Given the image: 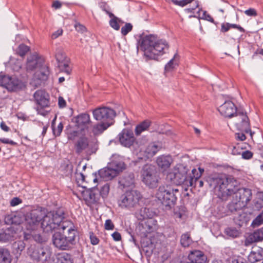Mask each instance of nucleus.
<instances>
[{
  "label": "nucleus",
  "instance_id": "nucleus-38",
  "mask_svg": "<svg viewBox=\"0 0 263 263\" xmlns=\"http://www.w3.org/2000/svg\"><path fill=\"white\" fill-rule=\"evenodd\" d=\"M109 17L111 18L109 22L110 26L115 30H119L120 28V23H123V22L113 13L109 14Z\"/></svg>",
  "mask_w": 263,
  "mask_h": 263
},
{
  "label": "nucleus",
  "instance_id": "nucleus-57",
  "mask_svg": "<svg viewBox=\"0 0 263 263\" xmlns=\"http://www.w3.org/2000/svg\"><path fill=\"white\" fill-rule=\"evenodd\" d=\"M105 229L106 230H112L115 228V225L111 219L106 220L104 224Z\"/></svg>",
  "mask_w": 263,
  "mask_h": 263
},
{
  "label": "nucleus",
  "instance_id": "nucleus-55",
  "mask_svg": "<svg viewBox=\"0 0 263 263\" xmlns=\"http://www.w3.org/2000/svg\"><path fill=\"white\" fill-rule=\"evenodd\" d=\"M199 19H202L204 20H206L211 23H212L214 24H216L217 23H216L213 19V18L209 14L207 13L206 11H204L203 12V15L201 17H198Z\"/></svg>",
  "mask_w": 263,
  "mask_h": 263
},
{
  "label": "nucleus",
  "instance_id": "nucleus-35",
  "mask_svg": "<svg viewBox=\"0 0 263 263\" xmlns=\"http://www.w3.org/2000/svg\"><path fill=\"white\" fill-rule=\"evenodd\" d=\"M179 55L176 53L173 58L165 65L164 70L165 72L172 71L176 66L179 64Z\"/></svg>",
  "mask_w": 263,
  "mask_h": 263
},
{
  "label": "nucleus",
  "instance_id": "nucleus-59",
  "mask_svg": "<svg viewBox=\"0 0 263 263\" xmlns=\"http://www.w3.org/2000/svg\"><path fill=\"white\" fill-rule=\"evenodd\" d=\"M89 235L91 243L92 245H98L100 241L99 239L94 234L93 232H90Z\"/></svg>",
  "mask_w": 263,
  "mask_h": 263
},
{
  "label": "nucleus",
  "instance_id": "nucleus-37",
  "mask_svg": "<svg viewBox=\"0 0 263 263\" xmlns=\"http://www.w3.org/2000/svg\"><path fill=\"white\" fill-rule=\"evenodd\" d=\"M110 126V124H105L99 122L94 125L92 128V133L94 135H98L102 133L105 130Z\"/></svg>",
  "mask_w": 263,
  "mask_h": 263
},
{
  "label": "nucleus",
  "instance_id": "nucleus-27",
  "mask_svg": "<svg viewBox=\"0 0 263 263\" xmlns=\"http://www.w3.org/2000/svg\"><path fill=\"white\" fill-rule=\"evenodd\" d=\"M24 219V217L20 213L12 214L6 217V222L8 224L19 225Z\"/></svg>",
  "mask_w": 263,
  "mask_h": 263
},
{
  "label": "nucleus",
  "instance_id": "nucleus-64",
  "mask_svg": "<svg viewBox=\"0 0 263 263\" xmlns=\"http://www.w3.org/2000/svg\"><path fill=\"white\" fill-rule=\"evenodd\" d=\"M22 202V199L18 197H14L10 201V205L12 206H15L18 205Z\"/></svg>",
  "mask_w": 263,
  "mask_h": 263
},
{
  "label": "nucleus",
  "instance_id": "nucleus-63",
  "mask_svg": "<svg viewBox=\"0 0 263 263\" xmlns=\"http://www.w3.org/2000/svg\"><path fill=\"white\" fill-rule=\"evenodd\" d=\"M0 142L5 144H9L11 145L17 146V143L12 140L7 138H0Z\"/></svg>",
  "mask_w": 263,
  "mask_h": 263
},
{
  "label": "nucleus",
  "instance_id": "nucleus-6",
  "mask_svg": "<svg viewBox=\"0 0 263 263\" xmlns=\"http://www.w3.org/2000/svg\"><path fill=\"white\" fill-rule=\"evenodd\" d=\"M51 252L47 247L41 245H31L27 249V254L34 262H42L48 260Z\"/></svg>",
  "mask_w": 263,
  "mask_h": 263
},
{
  "label": "nucleus",
  "instance_id": "nucleus-48",
  "mask_svg": "<svg viewBox=\"0 0 263 263\" xmlns=\"http://www.w3.org/2000/svg\"><path fill=\"white\" fill-rule=\"evenodd\" d=\"M226 234L233 238H236L239 236L240 233L235 228H228L225 230Z\"/></svg>",
  "mask_w": 263,
  "mask_h": 263
},
{
  "label": "nucleus",
  "instance_id": "nucleus-56",
  "mask_svg": "<svg viewBox=\"0 0 263 263\" xmlns=\"http://www.w3.org/2000/svg\"><path fill=\"white\" fill-rule=\"evenodd\" d=\"M236 219L239 221L238 224L241 226H242L244 223H246L247 221L246 213L242 212V213L239 214Z\"/></svg>",
  "mask_w": 263,
  "mask_h": 263
},
{
  "label": "nucleus",
  "instance_id": "nucleus-19",
  "mask_svg": "<svg viewBox=\"0 0 263 263\" xmlns=\"http://www.w3.org/2000/svg\"><path fill=\"white\" fill-rule=\"evenodd\" d=\"M250 263H256L263 260V248L256 246L252 248L248 257Z\"/></svg>",
  "mask_w": 263,
  "mask_h": 263
},
{
  "label": "nucleus",
  "instance_id": "nucleus-61",
  "mask_svg": "<svg viewBox=\"0 0 263 263\" xmlns=\"http://www.w3.org/2000/svg\"><path fill=\"white\" fill-rule=\"evenodd\" d=\"M241 155L243 159L248 160L252 158L253 153L251 151L248 150L242 152Z\"/></svg>",
  "mask_w": 263,
  "mask_h": 263
},
{
  "label": "nucleus",
  "instance_id": "nucleus-43",
  "mask_svg": "<svg viewBox=\"0 0 263 263\" xmlns=\"http://www.w3.org/2000/svg\"><path fill=\"white\" fill-rule=\"evenodd\" d=\"M216 212L217 213V216L219 218L224 217L227 215H229L227 206H225L224 203H219L216 208Z\"/></svg>",
  "mask_w": 263,
  "mask_h": 263
},
{
  "label": "nucleus",
  "instance_id": "nucleus-29",
  "mask_svg": "<svg viewBox=\"0 0 263 263\" xmlns=\"http://www.w3.org/2000/svg\"><path fill=\"white\" fill-rule=\"evenodd\" d=\"M54 263H73V260L70 254L62 252L56 255Z\"/></svg>",
  "mask_w": 263,
  "mask_h": 263
},
{
  "label": "nucleus",
  "instance_id": "nucleus-28",
  "mask_svg": "<svg viewBox=\"0 0 263 263\" xmlns=\"http://www.w3.org/2000/svg\"><path fill=\"white\" fill-rule=\"evenodd\" d=\"M250 243L262 241L263 240V227L258 229L251 233L248 238Z\"/></svg>",
  "mask_w": 263,
  "mask_h": 263
},
{
  "label": "nucleus",
  "instance_id": "nucleus-3",
  "mask_svg": "<svg viewBox=\"0 0 263 263\" xmlns=\"http://www.w3.org/2000/svg\"><path fill=\"white\" fill-rule=\"evenodd\" d=\"M220 114L226 118L235 117V126L238 130L245 133H250L252 137L253 133L250 128V120L246 111L237 109L231 101H226L218 108Z\"/></svg>",
  "mask_w": 263,
  "mask_h": 263
},
{
  "label": "nucleus",
  "instance_id": "nucleus-58",
  "mask_svg": "<svg viewBox=\"0 0 263 263\" xmlns=\"http://www.w3.org/2000/svg\"><path fill=\"white\" fill-rule=\"evenodd\" d=\"M245 14L248 16L251 17H255L257 15V12L256 9L254 8H249L248 10H246L244 12Z\"/></svg>",
  "mask_w": 263,
  "mask_h": 263
},
{
  "label": "nucleus",
  "instance_id": "nucleus-8",
  "mask_svg": "<svg viewBox=\"0 0 263 263\" xmlns=\"http://www.w3.org/2000/svg\"><path fill=\"white\" fill-rule=\"evenodd\" d=\"M94 119L99 122L113 124L114 118L116 115V111L108 107H101L95 109L92 111Z\"/></svg>",
  "mask_w": 263,
  "mask_h": 263
},
{
  "label": "nucleus",
  "instance_id": "nucleus-34",
  "mask_svg": "<svg viewBox=\"0 0 263 263\" xmlns=\"http://www.w3.org/2000/svg\"><path fill=\"white\" fill-rule=\"evenodd\" d=\"M227 206V209L229 213V215L237 211L238 210H241L244 208L240 203L237 200V199L234 198L233 200L229 202Z\"/></svg>",
  "mask_w": 263,
  "mask_h": 263
},
{
  "label": "nucleus",
  "instance_id": "nucleus-18",
  "mask_svg": "<svg viewBox=\"0 0 263 263\" xmlns=\"http://www.w3.org/2000/svg\"><path fill=\"white\" fill-rule=\"evenodd\" d=\"M63 232L62 234L65 237L68 242L73 247L76 243V237L78 235V231L74 226L70 227H62Z\"/></svg>",
  "mask_w": 263,
  "mask_h": 263
},
{
  "label": "nucleus",
  "instance_id": "nucleus-12",
  "mask_svg": "<svg viewBox=\"0 0 263 263\" xmlns=\"http://www.w3.org/2000/svg\"><path fill=\"white\" fill-rule=\"evenodd\" d=\"M33 97L38 105L36 108V110L41 115H44V114L41 112V111L50 106L49 95L45 90H37L34 92Z\"/></svg>",
  "mask_w": 263,
  "mask_h": 263
},
{
  "label": "nucleus",
  "instance_id": "nucleus-16",
  "mask_svg": "<svg viewBox=\"0 0 263 263\" xmlns=\"http://www.w3.org/2000/svg\"><path fill=\"white\" fill-rule=\"evenodd\" d=\"M82 187L85 190L81 192V194L87 204L99 202L101 196L97 189L91 187L86 189L85 186H82Z\"/></svg>",
  "mask_w": 263,
  "mask_h": 263
},
{
  "label": "nucleus",
  "instance_id": "nucleus-13",
  "mask_svg": "<svg viewBox=\"0 0 263 263\" xmlns=\"http://www.w3.org/2000/svg\"><path fill=\"white\" fill-rule=\"evenodd\" d=\"M138 229L141 237H146L148 234L158 229L157 221L154 218L144 220L139 224Z\"/></svg>",
  "mask_w": 263,
  "mask_h": 263
},
{
  "label": "nucleus",
  "instance_id": "nucleus-7",
  "mask_svg": "<svg viewBox=\"0 0 263 263\" xmlns=\"http://www.w3.org/2000/svg\"><path fill=\"white\" fill-rule=\"evenodd\" d=\"M142 182L150 188L157 186L159 181V175L156 167L152 164L144 165L141 171Z\"/></svg>",
  "mask_w": 263,
  "mask_h": 263
},
{
  "label": "nucleus",
  "instance_id": "nucleus-33",
  "mask_svg": "<svg viewBox=\"0 0 263 263\" xmlns=\"http://www.w3.org/2000/svg\"><path fill=\"white\" fill-rule=\"evenodd\" d=\"M201 176V173L198 172L196 168L192 170V173L188 175L189 184L190 186L195 187L197 185L198 179Z\"/></svg>",
  "mask_w": 263,
  "mask_h": 263
},
{
  "label": "nucleus",
  "instance_id": "nucleus-51",
  "mask_svg": "<svg viewBox=\"0 0 263 263\" xmlns=\"http://www.w3.org/2000/svg\"><path fill=\"white\" fill-rule=\"evenodd\" d=\"M263 223V211L252 221L251 226L253 227H258Z\"/></svg>",
  "mask_w": 263,
  "mask_h": 263
},
{
  "label": "nucleus",
  "instance_id": "nucleus-1",
  "mask_svg": "<svg viewBox=\"0 0 263 263\" xmlns=\"http://www.w3.org/2000/svg\"><path fill=\"white\" fill-rule=\"evenodd\" d=\"M205 180L210 187L218 191V196L222 200L235 194V198L245 208L252 199L251 190L239 188L237 180L231 175L214 172L209 175Z\"/></svg>",
  "mask_w": 263,
  "mask_h": 263
},
{
  "label": "nucleus",
  "instance_id": "nucleus-62",
  "mask_svg": "<svg viewBox=\"0 0 263 263\" xmlns=\"http://www.w3.org/2000/svg\"><path fill=\"white\" fill-rule=\"evenodd\" d=\"M100 8L102 11H104L109 16V14L112 13L109 11V7L106 4V3H102L100 4Z\"/></svg>",
  "mask_w": 263,
  "mask_h": 263
},
{
  "label": "nucleus",
  "instance_id": "nucleus-53",
  "mask_svg": "<svg viewBox=\"0 0 263 263\" xmlns=\"http://www.w3.org/2000/svg\"><path fill=\"white\" fill-rule=\"evenodd\" d=\"M133 26L131 23H126L125 25L121 28V33L123 35H126L133 29Z\"/></svg>",
  "mask_w": 263,
  "mask_h": 263
},
{
  "label": "nucleus",
  "instance_id": "nucleus-40",
  "mask_svg": "<svg viewBox=\"0 0 263 263\" xmlns=\"http://www.w3.org/2000/svg\"><path fill=\"white\" fill-rule=\"evenodd\" d=\"M37 75L38 79L42 81L46 80L50 74L49 67L46 65L42 66L40 71L36 73Z\"/></svg>",
  "mask_w": 263,
  "mask_h": 263
},
{
  "label": "nucleus",
  "instance_id": "nucleus-52",
  "mask_svg": "<svg viewBox=\"0 0 263 263\" xmlns=\"http://www.w3.org/2000/svg\"><path fill=\"white\" fill-rule=\"evenodd\" d=\"M54 120H53L52 122V128L53 130V135L55 136H59L63 128V124L62 122H61L58 125L57 129H55L54 128Z\"/></svg>",
  "mask_w": 263,
  "mask_h": 263
},
{
  "label": "nucleus",
  "instance_id": "nucleus-2",
  "mask_svg": "<svg viewBox=\"0 0 263 263\" xmlns=\"http://www.w3.org/2000/svg\"><path fill=\"white\" fill-rule=\"evenodd\" d=\"M137 36V48L144 52L143 55L146 60H157L158 57L165 53L170 48L166 41L159 39L157 34H145L143 32Z\"/></svg>",
  "mask_w": 263,
  "mask_h": 263
},
{
  "label": "nucleus",
  "instance_id": "nucleus-30",
  "mask_svg": "<svg viewBox=\"0 0 263 263\" xmlns=\"http://www.w3.org/2000/svg\"><path fill=\"white\" fill-rule=\"evenodd\" d=\"M64 58V57L62 54L58 53L55 54V58L57 61L58 62V66L60 69L66 73L67 74H69L71 72V69L68 63L63 61Z\"/></svg>",
  "mask_w": 263,
  "mask_h": 263
},
{
  "label": "nucleus",
  "instance_id": "nucleus-42",
  "mask_svg": "<svg viewBox=\"0 0 263 263\" xmlns=\"http://www.w3.org/2000/svg\"><path fill=\"white\" fill-rule=\"evenodd\" d=\"M156 214L152 209L148 208H142L140 211V215L143 220L148 218H153V216Z\"/></svg>",
  "mask_w": 263,
  "mask_h": 263
},
{
  "label": "nucleus",
  "instance_id": "nucleus-36",
  "mask_svg": "<svg viewBox=\"0 0 263 263\" xmlns=\"http://www.w3.org/2000/svg\"><path fill=\"white\" fill-rule=\"evenodd\" d=\"M151 125V122L145 120L138 124L135 128V134L137 136L140 135L142 132L147 130Z\"/></svg>",
  "mask_w": 263,
  "mask_h": 263
},
{
  "label": "nucleus",
  "instance_id": "nucleus-22",
  "mask_svg": "<svg viewBox=\"0 0 263 263\" xmlns=\"http://www.w3.org/2000/svg\"><path fill=\"white\" fill-rule=\"evenodd\" d=\"M98 175L101 179L105 181L110 180L117 176L116 171L111 169L108 164L107 166L99 170Z\"/></svg>",
  "mask_w": 263,
  "mask_h": 263
},
{
  "label": "nucleus",
  "instance_id": "nucleus-17",
  "mask_svg": "<svg viewBox=\"0 0 263 263\" xmlns=\"http://www.w3.org/2000/svg\"><path fill=\"white\" fill-rule=\"evenodd\" d=\"M72 120L76 123V126L82 132L87 130L91 123L90 116L87 113L81 114L74 117Z\"/></svg>",
  "mask_w": 263,
  "mask_h": 263
},
{
  "label": "nucleus",
  "instance_id": "nucleus-47",
  "mask_svg": "<svg viewBox=\"0 0 263 263\" xmlns=\"http://www.w3.org/2000/svg\"><path fill=\"white\" fill-rule=\"evenodd\" d=\"M30 47L24 44H21L19 45L17 49V53L20 56L24 57L29 51Z\"/></svg>",
  "mask_w": 263,
  "mask_h": 263
},
{
  "label": "nucleus",
  "instance_id": "nucleus-21",
  "mask_svg": "<svg viewBox=\"0 0 263 263\" xmlns=\"http://www.w3.org/2000/svg\"><path fill=\"white\" fill-rule=\"evenodd\" d=\"M188 258L192 263H206L207 260L206 255L200 250L191 251L189 254Z\"/></svg>",
  "mask_w": 263,
  "mask_h": 263
},
{
  "label": "nucleus",
  "instance_id": "nucleus-44",
  "mask_svg": "<svg viewBox=\"0 0 263 263\" xmlns=\"http://www.w3.org/2000/svg\"><path fill=\"white\" fill-rule=\"evenodd\" d=\"M192 239L190 234L187 232L183 234L180 238V243L183 247H189L192 243Z\"/></svg>",
  "mask_w": 263,
  "mask_h": 263
},
{
  "label": "nucleus",
  "instance_id": "nucleus-31",
  "mask_svg": "<svg viewBox=\"0 0 263 263\" xmlns=\"http://www.w3.org/2000/svg\"><path fill=\"white\" fill-rule=\"evenodd\" d=\"M22 82L16 78L10 77V81L8 83L6 88L11 91H14L22 88Z\"/></svg>",
  "mask_w": 263,
  "mask_h": 263
},
{
  "label": "nucleus",
  "instance_id": "nucleus-15",
  "mask_svg": "<svg viewBox=\"0 0 263 263\" xmlns=\"http://www.w3.org/2000/svg\"><path fill=\"white\" fill-rule=\"evenodd\" d=\"M52 241L54 246L60 250H70L73 247L63 236L61 232H55L52 235Z\"/></svg>",
  "mask_w": 263,
  "mask_h": 263
},
{
  "label": "nucleus",
  "instance_id": "nucleus-10",
  "mask_svg": "<svg viewBox=\"0 0 263 263\" xmlns=\"http://www.w3.org/2000/svg\"><path fill=\"white\" fill-rule=\"evenodd\" d=\"M43 214L41 210L34 209L27 213L25 216V225L28 231H33L42 220Z\"/></svg>",
  "mask_w": 263,
  "mask_h": 263
},
{
  "label": "nucleus",
  "instance_id": "nucleus-20",
  "mask_svg": "<svg viewBox=\"0 0 263 263\" xmlns=\"http://www.w3.org/2000/svg\"><path fill=\"white\" fill-rule=\"evenodd\" d=\"M89 140L85 136H82L75 142L74 148L77 154H81L84 151H85L89 147Z\"/></svg>",
  "mask_w": 263,
  "mask_h": 263
},
{
  "label": "nucleus",
  "instance_id": "nucleus-23",
  "mask_svg": "<svg viewBox=\"0 0 263 263\" xmlns=\"http://www.w3.org/2000/svg\"><path fill=\"white\" fill-rule=\"evenodd\" d=\"M135 181V175L133 173L125 174L120 177L119 183L124 187H129L134 184Z\"/></svg>",
  "mask_w": 263,
  "mask_h": 263
},
{
  "label": "nucleus",
  "instance_id": "nucleus-11",
  "mask_svg": "<svg viewBox=\"0 0 263 263\" xmlns=\"http://www.w3.org/2000/svg\"><path fill=\"white\" fill-rule=\"evenodd\" d=\"M167 178L171 182L177 185L185 184L189 185L187 170L185 167L182 169L178 168L173 172H170L167 175Z\"/></svg>",
  "mask_w": 263,
  "mask_h": 263
},
{
  "label": "nucleus",
  "instance_id": "nucleus-25",
  "mask_svg": "<svg viewBox=\"0 0 263 263\" xmlns=\"http://www.w3.org/2000/svg\"><path fill=\"white\" fill-rule=\"evenodd\" d=\"M108 164L111 169L116 171L117 175L125 168L124 162L119 158H115Z\"/></svg>",
  "mask_w": 263,
  "mask_h": 263
},
{
  "label": "nucleus",
  "instance_id": "nucleus-54",
  "mask_svg": "<svg viewBox=\"0 0 263 263\" xmlns=\"http://www.w3.org/2000/svg\"><path fill=\"white\" fill-rule=\"evenodd\" d=\"M10 81V77L6 75H0V86L6 88L8 83Z\"/></svg>",
  "mask_w": 263,
  "mask_h": 263
},
{
  "label": "nucleus",
  "instance_id": "nucleus-46",
  "mask_svg": "<svg viewBox=\"0 0 263 263\" xmlns=\"http://www.w3.org/2000/svg\"><path fill=\"white\" fill-rule=\"evenodd\" d=\"M5 242L11 240L14 237L16 231L13 228L10 227L5 230Z\"/></svg>",
  "mask_w": 263,
  "mask_h": 263
},
{
  "label": "nucleus",
  "instance_id": "nucleus-32",
  "mask_svg": "<svg viewBox=\"0 0 263 263\" xmlns=\"http://www.w3.org/2000/svg\"><path fill=\"white\" fill-rule=\"evenodd\" d=\"M39 56L37 54H32L27 59L26 69L27 71H32L39 66Z\"/></svg>",
  "mask_w": 263,
  "mask_h": 263
},
{
  "label": "nucleus",
  "instance_id": "nucleus-5",
  "mask_svg": "<svg viewBox=\"0 0 263 263\" xmlns=\"http://www.w3.org/2000/svg\"><path fill=\"white\" fill-rule=\"evenodd\" d=\"M65 213L64 212H56L55 213H48L43 216L41 220V227L45 233L52 232L57 229L64 218Z\"/></svg>",
  "mask_w": 263,
  "mask_h": 263
},
{
  "label": "nucleus",
  "instance_id": "nucleus-26",
  "mask_svg": "<svg viewBox=\"0 0 263 263\" xmlns=\"http://www.w3.org/2000/svg\"><path fill=\"white\" fill-rule=\"evenodd\" d=\"M26 244L23 240H17L12 245V253L18 258L22 251L25 249Z\"/></svg>",
  "mask_w": 263,
  "mask_h": 263
},
{
  "label": "nucleus",
  "instance_id": "nucleus-4",
  "mask_svg": "<svg viewBox=\"0 0 263 263\" xmlns=\"http://www.w3.org/2000/svg\"><path fill=\"white\" fill-rule=\"evenodd\" d=\"M179 195L180 193L178 189L171 185H163L159 187L156 196L166 209L170 210L176 203Z\"/></svg>",
  "mask_w": 263,
  "mask_h": 263
},
{
  "label": "nucleus",
  "instance_id": "nucleus-49",
  "mask_svg": "<svg viewBox=\"0 0 263 263\" xmlns=\"http://www.w3.org/2000/svg\"><path fill=\"white\" fill-rule=\"evenodd\" d=\"M109 190L110 187L109 184L107 183H105L100 190L99 194L100 196L103 198H106L108 195Z\"/></svg>",
  "mask_w": 263,
  "mask_h": 263
},
{
  "label": "nucleus",
  "instance_id": "nucleus-14",
  "mask_svg": "<svg viewBox=\"0 0 263 263\" xmlns=\"http://www.w3.org/2000/svg\"><path fill=\"white\" fill-rule=\"evenodd\" d=\"M117 138L120 143L127 147L133 145L136 141L133 131L128 128H125L118 134Z\"/></svg>",
  "mask_w": 263,
  "mask_h": 263
},
{
  "label": "nucleus",
  "instance_id": "nucleus-41",
  "mask_svg": "<svg viewBox=\"0 0 263 263\" xmlns=\"http://www.w3.org/2000/svg\"><path fill=\"white\" fill-rule=\"evenodd\" d=\"M0 263H11L10 254L8 249L0 248Z\"/></svg>",
  "mask_w": 263,
  "mask_h": 263
},
{
  "label": "nucleus",
  "instance_id": "nucleus-45",
  "mask_svg": "<svg viewBox=\"0 0 263 263\" xmlns=\"http://www.w3.org/2000/svg\"><path fill=\"white\" fill-rule=\"evenodd\" d=\"M158 151V148L157 145L154 144H151L146 148L145 153L147 154L146 156L147 157H149L154 156Z\"/></svg>",
  "mask_w": 263,
  "mask_h": 263
},
{
  "label": "nucleus",
  "instance_id": "nucleus-24",
  "mask_svg": "<svg viewBox=\"0 0 263 263\" xmlns=\"http://www.w3.org/2000/svg\"><path fill=\"white\" fill-rule=\"evenodd\" d=\"M172 161V158L170 156L161 155L156 160L158 166L163 171H165L170 166Z\"/></svg>",
  "mask_w": 263,
  "mask_h": 263
},
{
  "label": "nucleus",
  "instance_id": "nucleus-50",
  "mask_svg": "<svg viewBox=\"0 0 263 263\" xmlns=\"http://www.w3.org/2000/svg\"><path fill=\"white\" fill-rule=\"evenodd\" d=\"M142 250L145 253L146 256H150L152 255L153 252L154 246L152 242L147 246L142 245Z\"/></svg>",
  "mask_w": 263,
  "mask_h": 263
},
{
  "label": "nucleus",
  "instance_id": "nucleus-60",
  "mask_svg": "<svg viewBox=\"0 0 263 263\" xmlns=\"http://www.w3.org/2000/svg\"><path fill=\"white\" fill-rule=\"evenodd\" d=\"M74 26L76 30L78 32L83 33L86 31V28L80 23L76 22Z\"/></svg>",
  "mask_w": 263,
  "mask_h": 263
},
{
  "label": "nucleus",
  "instance_id": "nucleus-9",
  "mask_svg": "<svg viewBox=\"0 0 263 263\" xmlns=\"http://www.w3.org/2000/svg\"><path fill=\"white\" fill-rule=\"evenodd\" d=\"M140 198L141 194L137 191H126L121 196L118 200V204L122 208L130 209L136 206Z\"/></svg>",
  "mask_w": 263,
  "mask_h": 263
},
{
  "label": "nucleus",
  "instance_id": "nucleus-39",
  "mask_svg": "<svg viewBox=\"0 0 263 263\" xmlns=\"http://www.w3.org/2000/svg\"><path fill=\"white\" fill-rule=\"evenodd\" d=\"M65 132L67 139L71 141H74L79 135V131L74 130L70 125L66 126Z\"/></svg>",
  "mask_w": 263,
  "mask_h": 263
}]
</instances>
